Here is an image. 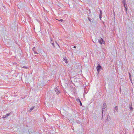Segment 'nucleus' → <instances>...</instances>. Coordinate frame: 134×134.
Returning <instances> with one entry per match:
<instances>
[{
    "mask_svg": "<svg viewBox=\"0 0 134 134\" xmlns=\"http://www.w3.org/2000/svg\"><path fill=\"white\" fill-rule=\"evenodd\" d=\"M73 48H76V47L75 46L73 47Z\"/></svg>",
    "mask_w": 134,
    "mask_h": 134,
    "instance_id": "22",
    "label": "nucleus"
},
{
    "mask_svg": "<svg viewBox=\"0 0 134 134\" xmlns=\"http://www.w3.org/2000/svg\"><path fill=\"white\" fill-rule=\"evenodd\" d=\"M107 108V107L106 105V104L105 103H104L103 104V108H102V118H103V113L104 112H105Z\"/></svg>",
    "mask_w": 134,
    "mask_h": 134,
    "instance_id": "1",
    "label": "nucleus"
},
{
    "mask_svg": "<svg viewBox=\"0 0 134 134\" xmlns=\"http://www.w3.org/2000/svg\"><path fill=\"white\" fill-rule=\"evenodd\" d=\"M22 67L24 69H26L27 68V67L26 66H24L23 67Z\"/></svg>",
    "mask_w": 134,
    "mask_h": 134,
    "instance_id": "18",
    "label": "nucleus"
},
{
    "mask_svg": "<svg viewBox=\"0 0 134 134\" xmlns=\"http://www.w3.org/2000/svg\"><path fill=\"white\" fill-rule=\"evenodd\" d=\"M124 7L126 8V7H127V5L125 4L124 2Z\"/></svg>",
    "mask_w": 134,
    "mask_h": 134,
    "instance_id": "13",
    "label": "nucleus"
},
{
    "mask_svg": "<svg viewBox=\"0 0 134 134\" xmlns=\"http://www.w3.org/2000/svg\"><path fill=\"white\" fill-rule=\"evenodd\" d=\"M102 69V67L99 64H98L97 67V70L98 74H99L100 70Z\"/></svg>",
    "mask_w": 134,
    "mask_h": 134,
    "instance_id": "2",
    "label": "nucleus"
},
{
    "mask_svg": "<svg viewBox=\"0 0 134 134\" xmlns=\"http://www.w3.org/2000/svg\"><path fill=\"white\" fill-rule=\"evenodd\" d=\"M64 60L65 61V63H67L68 62V61H67V59H64Z\"/></svg>",
    "mask_w": 134,
    "mask_h": 134,
    "instance_id": "16",
    "label": "nucleus"
},
{
    "mask_svg": "<svg viewBox=\"0 0 134 134\" xmlns=\"http://www.w3.org/2000/svg\"><path fill=\"white\" fill-rule=\"evenodd\" d=\"M35 47H34L32 48V50L34 51L35 54H38V53H37V52H36L35 51Z\"/></svg>",
    "mask_w": 134,
    "mask_h": 134,
    "instance_id": "8",
    "label": "nucleus"
},
{
    "mask_svg": "<svg viewBox=\"0 0 134 134\" xmlns=\"http://www.w3.org/2000/svg\"><path fill=\"white\" fill-rule=\"evenodd\" d=\"M10 113H8L7 114H6L5 115H3V116L2 117V118H5L6 117L8 116H9L10 115Z\"/></svg>",
    "mask_w": 134,
    "mask_h": 134,
    "instance_id": "5",
    "label": "nucleus"
},
{
    "mask_svg": "<svg viewBox=\"0 0 134 134\" xmlns=\"http://www.w3.org/2000/svg\"><path fill=\"white\" fill-rule=\"evenodd\" d=\"M102 11L100 10V14L99 15L102 16Z\"/></svg>",
    "mask_w": 134,
    "mask_h": 134,
    "instance_id": "10",
    "label": "nucleus"
},
{
    "mask_svg": "<svg viewBox=\"0 0 134 134\" xmlns=\"http://www.w3.org/2000/svg\"><path fill=\"white\" fill-rule=\"evenodd\" d=\"M80 105H81V106H82V103H81V102H80Z\"/></svg>",
    "mask_w": 134,
    "mask_h": 134,
    "instance_id": "20",
    "label": "nucleus"
},
{
    "mask_svg": "<svg viewBox=\"0 0 134 134\" xmlns=\"http://www.w3.org/2000/svg\"><path fill=\"white\" fill-rule=\"evenodd\" d=\"M118 107L117 106H116L114 108V113H117L118 112Z\"/></svg>",
    "mask_w": 134,
    "mask_h": 134,
    "instance_id": "3",
    "label": "nucleus"
},
{
    "mask_svg": "<svg viewBox=\"0 0 134 134\" xmlns=\"http://www.w3.org/2000/svg\"><path fill=\"white\" fill-rule=\"evenodd\" d=\"M59 20L61 21H63V20L61 19H60Z\"/></svg>",
    "mask_w": 134,
    "mask_h": 134,
    "instance_id": "21",
    "label": "nucleus"
},
{
    "mask_svg": "<svg viewBox=\"0 0 134 134\" xmlns=\"http://www.w3.org/2000/svg\"><path fill=\"white\" fill-rule=\"evenodd\" d=\"M125 11L126 12V13H127V7H126V8H125Z\"/></svg>",
    "mask_w": 134,
    "mask_h": 134,
    "instance_id": "15",
    "label": "nucleus"
},
{
    "mask_svg": "<svg viewBox=\"0 0 134 134\" xmlns=\"http://www.w3.org/2000/svg\"><path fill=\"white\" fill-rule=\"evenodd\" d=\"M51 44H52V45H53V46H54V43H53V42L52 41V40H51Z\"/></svg>",
    "mask_w": 134,
    "mask_h": 134,
    "instance_id": "17",
    "label": "nucleus"
},
{
    "mask_svg": "<svg viewBox=\"0 0 134 134\" xmlns=\"http://www.w3.org/2000/svg\"><path fill=\"white\" fill-rule=\"evenodd\" d=\"M123 1H124V2H125V0H123Z\"/></svg>",
    "mask_w": 134,
    "mask_h": 134,
    "instance_id": "23",
    "label": "nucleus"
},
{
    "mask_svg": "<svg viewBox=\"0 0 134 134\" xmlns=\"http://www.w3.org/2000/svg\"><path fill=\"white\" fill-rule=\"evenodd\" d=\"M98 42L99 43L101 44H102L103 42H104V41L103 39L102 38H100V40H98Z\"/></svg>",
    "mask_w": 134,
    "mask_h": 134,
    "instance_id": "4",
    "label": "nucleus"
},
{
    "mask_svg": "<svg viewBox=\"0 0 134 134\" xmlns=\"http://www.w3.org/2000/svg\"><path fill=\"white\" fill-rule=\"evenodd\" d=\"M76 100L77 102H81V101L79 99H76Z\"/></svg>",
    "mask_w": 134,
    "mask_h": 134,
    "instance_id": "14",
    "label": "nucleus"
},
{
    "mask_svg": "<svg viewBox=\"0 0 134 134\" xmlns=\"http://www.w3.org/2000/svg\"><path fill=\"white\" fill-rule=\"evenodd\" d=\"M102 16L99 15V18L100 20H101V19L102 18Z\"/></svg>",
    "mask_w": 134,
    "mask_h": 134,
    "instance_id": "19",
    "label": "nucleus"
},
{
    "mask_svg": "<svg viewBox=\"0 0 134 134\" xmlns=\"http://www.w3.org/2000/svg\"><path fill=\"white\" fill-rule=\"evenodd\" d=\"M129 77H130V80L131 81V83H132V79H131V74H130V73L129 72Z\"/></svg>",
    "mask_w": 134,
    "mask_h": 134,
    "instance_id": "7",
    "label": "nucleus"
},
{
    "mask_svg": "<svg viewBox=\"0 0 134 134\" xmlns=\"http://www.w3.org/2000/svg\"><path fill=\"white\" fill-rule=\"evenodd\" d=\"M132 106V104L131 105V104H130V110H133V108L132 107H131Z\"/></svg>",
    "mask_w": 134,
    "mask_h": 134,
    "instance_id": "11",
    "label": "nucleus"
},
{
    "mask_svg": "<svg viewBox=\"0 0 134 134\" xmlns=\"http://www.w3.org/2000/svg\"><path fill=\"white\" fill-rule=\"evenodd\" d=\"M34 108V107H32L30 109L29 111L30 112H31V111L33 110Z\"/></svg>",
    "mask_w": 134,
    "mask_h": 134,
    "instance_id": "9",
    "label": "nucleus"
},
{
    "mask_svg": "<svg viewBox=\"0 0 134 134\" xmlns=\"http://www.w3.org/2000/svg\"><path fill=\"white\" fill-rule=\"evenodd\" d=\"M55 92H56L57 94H59V93L58 89H57V88L56 87L55 89Z\"/></svg>",
    "mask_w": 134,
    "mask_h": 134,
    "instance_id": "6",
    "label": "nucleus"
},
{
    "mask_svg": "<svg viewBox=\"0 0 134 134\" xmlns=\"http://www.w3.org/2000/svg\"><path fill=\"white\" fill-rule=\"evenodd\" d=\"M110 117L109 115H108L107 116V120L108 121L109 120V119H110Z\"/></svg>",
    "mask_w": 134,
    "mask_h": 134,
    "instance_id": "12",
    "label": "nucleus"
}]
</instances>
